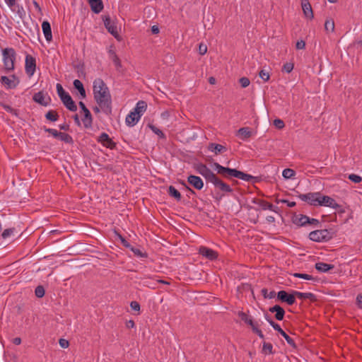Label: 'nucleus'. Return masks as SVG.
Instances as JSON below:
<instances>
[{"instance_id": "nucleus-1", "label": "nucleus", "mask_w": 362, "mask_h": 362, "mask_svg": "<svg viewBox=\"0 0 362 362\" xmlns=\"http://www.w3.org/2000/svg\"><path fill=\"white\" fill-rule=\"evenodd\" d=\"M93 91L94 100L101 107L102 111L109 115L112 113V99L109 88L104 81L98 78H95L93 84Z\"/></svg>"}, {"instance_id": "nucleus-2", "label": "nucleus", "mask_w": 362, "mask_h": 362, "mask_svg": "<svg viewBox=\"0 0 362 362\" xmlns=\"http://www.w3.org/2000/svg\"><path fill=\"white\" fill-rule=\"evenodd\" d=\"M212 167L218 175H220L221 176L226 179H231L233 177H236L242 180L252 182L253 183L259 182L260 180L259 177H254L251 175L240 171L235 168L224 167L216 162L213 163Z\"/></svg>"}, {"instance_id": "nucleus-3", "label": "nucleus", "mask_w": 362, "mask_h": 362, "mask_svg": "<svg viewBox=\"0 0 362 362\" xmlns=\"http://www.w3.org/2000/svg\"><path fill=\"white\" fill-rule=\"evenodd\" d=\"M4 69L6 73L13 71L16 53L13 48H5L2 50Z\"/></svg>"}, {"instance_id": "nucleus-4", "label": "nucleus", "mask_w": 362, "mask_h": 362, "mask_svg": "<svg viewBox=\"0 0 362 362\" xmlns=\"http://www.w3.org/2000/svg\"><path fill=\"white\" fill-rule=\"evenodd\" d=\"M308 237L310 240L314 242H327L332 239L333 233L327 229H321L311 231Z\"/></svg>"}, {"instance_id": "nucleus-5", "label": "nucleus", "mask_w": 362, "mask_h": 362, "mask_svg": "<svg viewBox=\"0 0 362 362\" xmlns=\"http://www.w3.org/2000/svg\"><path fill=\"white\" fill-rule=\"evenodd\" d=\"M317 206H328L334 209H338L339 213L342 214L345 212V210L344 209H341V206L337 203L335 199L333 198L327 196V195H322L320 193V196H319V200H318V204Z\"/></svg>"}, {"instance_id": "nucleus-6", "label": "nucleus", "mask_w": 362, "mask_h": 362, "mask_svg": "<svg viewBox=\"0 0 362 362\" xmlns=\"http://www.w3.org/2000/svg\"><path fill=\"white\" fill-rule=\"evenodd\" d=\"M209 182L212 183L216 189H218L223 193H232L233 192V189L231 188V187L223 182L216 175L212 177Z\"/></svg>"}, {"instance_id": "nucleus-7", "label": "nucleus", "mask_w": 362, "mask_h": 362, "mask_svg": "<svg viewBox=\"0 0 362 362\" xmlns=\"http://www.w3.org/2000/svg\"><path fill=\"white\" fill-rule=\"evenodd\" d=\"M320 192H309L307 194H299L298 197L312 206H317Z\"/></svg>"}, {"instance_id": "nucleus-8", "label": "nucleus", "mask_w": 362, "mask_h": 362, "mask_svg": "<svg viewBox=\"0 0 362 362\" xmlns=\"http://www.w3.org/2000/svg\"><path fill=\"white\" fill-rule=\"evenodd\" d=\"M78 105L84 114V117L82 119L84 127L86 129L90 128L93 124V117L90 110L86 107V105L82 101L78 103Z\"/></svg>"}, {"instance_id": "nucleus-9", "label": "nucleus", "mask_w": 362, "mask_h": 362, "mask_svg": "<svg viewBox=\"0 0 362 362\" xmlns=\"http://www.w3.org/2000/svg\"><path fill=\"white\" fill-rule=\"evenodd\" d=\"M0 82L6 86L7 89L15 88L20 83V80L15 74L6 76H2L0 78Z\"/></svg>"}, {"instance_id": "nucleus-10", "label": "nucleus", "mask_w": 362, "mask_h": 362, "mask_svg": "<svg viewBox=\"0 0 362 362\" xmlns=\"http://www.w3.org/2000/svg\"><path fill=\"white\" fill-rule=\"evenodd\" d=\"M103 20L107 31L115 38H118L119 35L115 21H113L109 16H104Z\"/></svg>"}, {"instance_id": "nucleus-11", "label": "nucleus", "mask_w": 362, "mask_h": 362, "mask_svg": "<svg viewBox=\"0 0 362 362\" xmlns=\"http://www.w3.org/2000/svg\"><path fill=\"white\" fill-rule=\"evenodd\" d=\"M36 69V59L30 54L25 56V73L30 77L33 76Z\"/></svg>"}, {"instance_id": "nucleus-12", "label": "nucleus", "mask_w": 362, "mask_h": 362, "mask_svg": "<svg viewBox=\"0 0 362 362\" xmlns=\"http://www.w3.org/2000/svg\"><path fill=\"white\" fill-rule=\"evenodd\" d=\"M197 172L202 175L207 182H209L216 175L205 164L199 163L195 168Z\"/></svg>"}, {"instance_id": "nucleus-13", "label": "nucleus", "mask_w": 362, "mask_h": 362, "mask_svg": "<svg viewBox=\"0 0 362 362\" xmlns=\"http://www.w3.org/2000/svg\"><path fill=\"white\" fill-rule=\"evenodd\" d=\"M97 141L101 143L104 146L110 149L116 148L117 144L109 136V135L103 132L97 139Z\"/></svg>"}, {"instance_id": "nucleus-14", "label": "nucleus", "mask_w": 362, "mask_h": 362, "mask_svg": "<svg viewBox=\"0 0 362 362\" xmlns=\"http://www.w3.org/2000/svg\"><path fill=\"white\" fill-rule=\"evenodd\" d=\"M269 325L274 328V330L277 331L286 341V342L292 347H296L294 340L290 337L280 327L279 325L274 321L269 322Z\"/></svg>"}, {"instance_id": "nucleus-15", "label": "nucleus", "mask_w": 362, "mask_h": 362, "mask_svg": "<svg viewBox=\"0 0 362 362\" xmlns=\"http://www.w3.org/2000/svg\"><path fill=\"white\" fill-rule=\"evenodd\" d=\"M199 253L209 260H214L218 257V253L215 250L204 246L199 247Z\"/></svg>"}, {"instance_id": "nucleus-16", "label": "nucleus", "mask_w": 362, "mask_h": 362, "mask_svg": "<svg viewBox=\"0 0 362 362\" xmlns=\"http://www.w3.org/2000/svg\"><path fill=\"white\" fill-rule=\"evenodd\" d=\"M187 182L197 190H201L204 187V182L199 176L190 175L187 177Z\"/></svg>"}, {"instance_id": "nucleus-17", "label": "nucleus", "mask_w": 362, "mask_h": 362, "mask_svg": "<svg viewBox=\"0 0 362 362\" xmlns=\"http://www.w3.org/2000/svg\"><path fill=\"white\" fill-rule=\"evenodd\" d=\"M309 216L303 214H294L292 216V222L293 224L302 227L308 225Z\"/></svg>"}, {"instance_id": "nucleus-18", "label": "nucleus", "mask_w": 362, "mask_h": 362, "mask_svg": "<svg viewBox=\"0 0 362 362\" xmlns=\"http://www.w3.org/2000/svg\"><path fill=\"white\" fill-rule=\"evenodd\" d=\"M33 100L34 102L45 107L47 106L51 101L49 97L47 98V100H45V94L42 91L35 93L33 96Z\"/></svg>"}, {"instance_id": "nucleus-19", "label": "nucleus", "mask_w": 362, "mask_h": 362, "mask_svg": "<svg viewBox=\"0 0 362 362\" xmlns=\"http://www.w3.org/2000/svg\"><path fill=\"white\" fill-rule=\"evenodd\" d=\"M64 105L70 111L76 112L77 110V106L75 102L73 100L71 96L68 93L66 95L60 99Z\"/></svg>"}, {"instance_id": "nucleus-20", "label": "nucleus", "mask_w": 362, "mask_h": 362, "mask_svg": "<svg viewBox=\"0 0 362 362\" xmlns=\"http://www.w3.org/2000/svg\"><path fill=\"white\" fill-rule=\"evenodd\" d=\"M252 203L258 204L260 207H262V209L266 210L269 209L270 211L277 212L278 207L276 206H274L273 204L263 200V199H253Z\"/></svg>"}, {"instance_id": "nucleus-21", "label": "nucleus", "mask_w": 362, "mask_h": 362, "mask_svg": "<svg viewBox=\"0 0 362 362\" xmlns=\"http://www.w3.org/2000/svg\"><path fill=\"white\" fill-rule=\"evenodd\" d=\"M301 6L305 16L309 19L314 18L311 4L308 0H301Z\"/></svg>"}, {"instance_id": "nucleus-22", "label": "nucleus", "mask_w": 362, "mask_h": 362, "mask_svg": "<svg viewBox=\"0 0 362 362\" xmlns=\"http://www.w3.org/2000/svg\"><path fill=\"white\" fill-rule=\"evenodd\" d=\"M42 29L46 40L49 42H51L52 40V33L49 22L44 21L42 23Z\"/></svg>"}, {"instance_id": "nucleus-23", "label": "nucleus", "mask_w": 362, "mask_h": 362, "mask_svg": "<svg viewBox=\"0 0 362 362\" xmlns=\"http://www.w3.org/2000/svg\"><path fill=\"white\" fill-rule=\"evenodd\" d=\"M88 4L91 11L96 14L100 13L104 8L102 0H88Z\"/></svg>"}, {"instance_id": "nucleus-24", "label": "nucleus", "mask_w": 362, "mask_h": 362, "mask_svg": "<svg viewBox=\"0 0 362 362\" xmlns=\"http://www.w3.org/2000/svg\"><path fill=\"white\" fill-rule=\"evenodd\" d=\"M140 118V115H138L134 111H132L127 115L125 122L127 126L134 127Z\"/></svg>"}, {"instance_id": "nucleus-25", "label": "nucleus", "mask_w": 362, "mask_h": 362, "mask_svg": "<svg viewBox=\"0 0 362 362\" xmlns=\"http://www.w3.org/2000/svg\"><path fill=\"white\" fill-rule=\"evenodd\" d=\"M238 315L240 317L241 320H243L245 323L251 327L252 329H253V327L259 326L257 322L253 321L252 317L248 316L246 313L243 312H239Z\"/></svg>"}, {"instance_id": "nucleus-26", "label": "nucleus", "mask_w": 362, "mask_h": 362, "mask_svg": "<svg viewBox=\"0 0 362 362\" xmlns=\"http://www.w3.org/2000/svg\"><path fill=\"white\" fill-rule=\"evenodd\" d=\"M208 149L214 152L216 155L222 153L227 151V148L225 146L216 143H210L208 146Z\"/></svg>"}, {"instance_id": "nucleus-27", "label": "nucleus", "mask_w": 362, "mask_h": 362, "mask_svg": "<svg viewBox=\"0 0 362 362\" xmlns=\"http://www.w3.org/2000/svg\"><path fill=\"white\" fill-rule=\"evenodd\" d=\"M269 310L272 313H275V317L277 320H283L285 311L280 305H275L274 306L269 308Z\"/></svg>"}, {"instance_id": "nucleus-28", "label": "nucleus", "mask_w": 362, "mask_h": 362, "mask_svg": "<svg viewBox=\"0 0 362 362\" xmlns=\"http://www.w3.org/2000/svg\"><path fill=\"white\" fill-rule=\"evenodd\" d=\"M74 88L78 90L79 97L81 99H84L86 97V90L83 84L78 79H75L73 82Z\"/></svg>"}, {"instance_id": "nucleus-29", "label": "nucleus", "mask_w": 362, "mask_h": 362, "mask_svg": "<svg viewBox=\"0 0 362 362\" xmlns=\"http://www.w3.org/2000/svg\"><path fill=\"white\" fill-rule=\"evenodd\" d=\"M315 268L320 272H327L333 269L334 268V265L322 262H319L315 264Z\"/></svg>"}, {"instance_id": "nucleus-30", "label": "nucleus", "mask_w": 362, "mask_h": 362, "mask_svg": "<svg viewBox=\"0 0 362 362\" xmlns=\"http://www.w3.org/2000/svg\"><path fill=\"white\" fill-rule=\"evenodd\" d=\"M147 109V103L144 100H139L134 109V112L141 117Z\"/></svg>"}, {"instance_id": "nucleus-31", "label": "nucleus", "mask_w": 362, "mask_h": 362, "mask_svg": "<svg viewBox=\"0 0 362 362\" xmlns=\"http://www.w3.org/2000/svg\"><path fill=\"white\" fill-rule=\"evenodd\" d=\"M237 136L242 140H246L252 136V132L249 127H242L238 130Z\"/></svg>"}, {"instance_id": "nucleus-32", "label": "nucleus", "mask_w": 362, "mask_h": 362, "mask_svg": "<svg viewBox=\"0 0 362 362\" xmlns=\"http://www.w3.org/2000/svg\"><path fill=\"white\" fill-rule=\"evenodd\" d=\"M237 291L239 293L243 294V293L254 294V291L252 286L249 284H242L237 287Z\"/></svg>"}, {"instance_id": "nucleus-33", "label": "nucleus", "mask_w": 362, "mask_h": 362, "mask_svg": "<svg viewBox=\"0 0 362 362\" xmlns=\"http://www.w3.org/2000/svg\"><path fill=\"white\" fill-rule=\"evenodd\" d=\"M168 192L170 197L175 198L177 201L179 202L181 200V194L175 187L170 185L168 187Z\"/></svg>"}, {"instance_id": "nucleus-34", "label": "nucleus", "mask_w": 362, "mask_h": 362, "mask_svg": "<svg viewBox=\"0 0 362 362\" xmlns=\"http://www.w3.org/2000/svg\"><path fill=\"white\" fill-rule=\"evenodd\" d=\"M11 8L12 9L13 11L16 12L17 15L21 19H24L26 13L23 6L16 4V5Z\"/></svg>"}, {"instance_id": "nucleus-35", "label": "nucleus", "mask_w": 362, "mask_h": 362, "mask_svg": "<svg viewBox=\"0 0 362 362\" xmlns=\"http://www.w3.org/2000/svg\"><path fill=\"white\" fill-rule=\"evenodd\" d=\"M45 117L47 120L54 122L59 119V115L55 110H49Z\"/></svg>"}, {"instance_id": "nucleus-36", "label": "nucleus", "mask_w": 362, "mask_h": 362, "mask_svg": "<svg viewBox=\"0 0 362 362\" xmlns=\"http://www.w3.org/2000/svg\"><path fill=\"white\" fill-rule=\"evenodd\" d=\"M277 298L282 302H286L288 305H292L296 301V296H276Z\"/></svg>"}, {"instance_id": "nucleus-37", "label": "nucleus", "mask_w": 362, "mask_h": 362, "mask_svg": "<svg viewBox=\"0 0 362 362\" xmlns=\"http://www.w3.org/2000/svg\"><path fill=\"white\" fill-rule=\"evenodd\" d=\"M262 351L264 354H273V346L271 343L264 341L262 344Z\"/></svg>"}, {"instance_id": "nucleus-38", "label": "nucleus", "mask_w": 362, "mask_h": 362, "mask_svg": "<svg viewBox=\"0 0 362 362\" xmlns=\"http://www.w3.org/2000/svg\"><path fill=\"white\" fill-rule=\"evenodd\" d=\"M0 106L2 107L6 112L12 114L13 115H15L16 117H18V110L16 109H13L10 105L5 104L4 103L1 102Z\"/></svg>"}, {"instance_id": "nucleus-39", "label": "nucleus", "mask_w": 362, "mask_h": 362, "mask_svg": "<svg viewBox=\"0 0 362 362\" xmlns=\"http://www.w3.org/2000/svg\"><path fill=\"white\" fill-rule=\"evenodd\" d=\"M282 175L286 180L292 179L296 175V172L293 169L286 168L283 170Z\"/></svg>"}, {"instance_id": "nucleus-40", "label": "nucleus", "mask_w": 362, "mask_h": 362, "mask_svg": "<svg viewBox=\"0 0 362 362\" xmlns=\"http://www.w3.org/2000/svg\"><path fill=\"white\" fill-rule=\"evenodd\" d=\"M112 61L114 63V65H115V66L116 68V70L118 72H121L122 70V63H121V60L119 59L118 56L117 55H114L113 57H112Z\"/></svg>"}, {"instance_id": "nucleus-41", "label": "nucleus", "mask_w": 362, "mask_h": 362, "mask_svg": "<svg viewBox=\"0 0 362 362\" xmlns=\"http://www.w3.org/2000/svg\"><path fill=\"white\" fill-rule=\"evenodd\" d=\"M59 139L61 141H62L66 144H72L74 143L73 138L69 134H68L66 133L61 132V134H60V136Z\"/></svg>"}, {"instance_id": "nucleus-42", "label": "nucleus", "mask_w": 362, "mask_h": 362, "mask_svg": "<svg viewBox=\"0 0 362 362\" xmlns=\"http://www.w3.org/2000/svg\"><path fill=\"white\" fill-rule=\"evenodd\" d=\"M129 249H130L134 252V254L135 255H136L137 257H142V258H146L148 257V255L146 252H142L139 248L134 247L131 245V247H129Z\"/></svg>"}, {"instance_id": "nucleus-43", "label": "nucleus", "mask_w": 362, "mask_h": 362, "mask_svg": "<svg viewBox=\"0 0 362 362\" xmlns=\"http://www.w3.org/2000/svg\"><path fill=\"white\" fill-rule=\"evenodd\" d=\"M325 29L326 31L333 32L334 30V22L332 19H327L325 23Z\"/></svg>"}, {"instance_id": "nucleus-44", "label": "nucleus", "mask_w": 362, "mask_h": 362, "mask_svg": "<svg viewBox=\"0 0 362 362\" xmlns=\"http://www.w3.org/2000/svg\"><path fill=\"white\" fill-rule=\"evenodd\" d=\"M148 127L152 130V132L153 133H155L156 135H158L160 138H161V139L165 138L164 133L160 129L157 128L156 126H154L153 124H148Z\"/></svg>"}, {"instance_id": "nucleus-45", "label": "nucleus", "mask_w": 362, "mask_h": 362, "mask_svg": "<svg viewBox=\"0 0 362 362\" xmlns=\"http://www.w3.org/2000/svg\"><path fill=\"white\" fill-rule=\"evenodd\" d=\"M269 294H312L311 293L308 292V293H302V292H299V291H292L291 293H288L286 291H284V290H281L278 292H276L274 291H272L269 292Z\"/></svg>"}, {"instance_id": "nucleus-46", "label": "nucleus", "mask_w": 362, "mask_h": 362, "mask_svg": "<svg viewBox=\"0 0 362 362\" xmlns=\"http://www.w3.org/2000/svg\"><path fill=\"white\" fill-rule=\"evenodd\" d=\"M57 92L60 99L69 93L65 91L62 86L60 83H57L56 86Z\"/></svg>"}, {"instance_id": "nucleus-47", "label": "nucleus", "mask_w": 362, "mask_h": 362, "mask_svg": "<svg viewBox=\"0 0 362 362\" xmlns=\"http://www.w3.org/2000/svg\"><path fill=\"white\" fill-rule=\"evenodd\" d=\"M43 129L45 132H48L52 134L54 138H59L60 136L61 132L54 129L47 128L46 127H44Z\"/></svg>"}, {"instance_id": "nucleus-48", "label": "nucleus", "mask_w": 362, "mask_h": 362, "mask_svg": "<svg viewBox=\"0 0 362 362\" xmlns=\"http://www.w3.org/2000/svg\"><path fill=\"white\" fill-rule=\"evenodd\" d=\"M116 236L118 238V239L120 240L122 245L126 247L129 248L131 247V245L129 243V242L119 233H115Z\"/></svg>"}, {"instance_id": "nucleus-49", "label": "nucleus", "mask_w": 362, "mask_h": 362, "mask_svg": "<svg viewBox=\"0 0 362 362\" xmlns=\"http://www.w3.org/2000/svg\"><path fill=\"white\" fill-rule=\"evenodd\" d=\"M259 76L264 81H268L270 78L269 71H266L265 69H262L259 72Z\"/></svg>"}, {"instance_id": "nucleus-50", "label": "nucleus", "mask_w": 362, "mask_h": 362, "mask_svg": "<svg viewBox=\"0 0 362 362\" xmlns=\"http://www.w3.org/2000/svg\"><path fill=\"white\" fill-rule=\"evenodd\" d=\"M16 230L15 228H10L5 229L3 233H1V236L4 239H6L7 238L10 237L13 232Z\"/></svg>"}, {"instance_id": "nucleus-51", "label": "nucleus", "mask_w": 362, "mask_h": 362, "mask_svg": "<svg viewBox=\"0 0 362 362\" xmlns=\"http://www.w3.org/2000/svg\"><path fill=\"white\" fill-rule=\"evenodd\" d=\"M349 180L354 183H359L362 181V177L356 174H350L348 176Z\"/></svg>"}, {"instance_id": "nucleus-52", "label": "nucleus", "mask_w": 362, "mask_h": 362, "mask_svg": "<svg viewBox=\"0 0 362 362\" xmlns=\"http://www.w3.org/2000/svg\"><path fill=\"white\" fill-rule=\"evenodd\" d=\"M294 64L291 62H287L284 64L282 68V71L286 72V73H291L292 70L293 69Z\"/></svg>"}, {"instance_id": "nucleus-53", "label": "nucleus", "mask_w": 362, "mask_h": 362, "mask_svg": "<svg viewBox=\"0 0 362 362\" xmlns=\"http://www.w3.org/2000/svg\"><path fill=\"white\" fill-rule=\"evenodd\" d=\"M294 277L301 278L305 280H313L314 278L309 274H301V273H294L293 274Z\"/></svg>"}, {"instance_id": "nucleus-54", "label": "nucleus", "mask_w": 362, "mask_h": 362, "mask_svg": "<svg viewBox=\"0 0 362 362\" xmlns=\"http://www.w3.org/2000/svg\"><path fill=\"white\" fill-rule=\"evenodd\" d=\"M130 307L132 310L136 312V315L140 313V305L136 301H132L130 303Z\"/></svg>"}, {"instance_id": "nucleus-55", "label": "nucleus", "mask_w": 362, "mask_h": 362, "mask_svg": "<svg viewBox=\"0 0 362 362\" xmlns=\"http://www.w3.org/2000/svg\"><path fill=\"white\" fill-rule=\"evenodd\" d=\"M274 125L278 129H281L284 127L285 124L282 119H275L273 122Z\"/></svg>"}, {"instance_id": "nucleus-56", "label": "nucleus", "mask_w": 362, "mask_h": 362, "mask_svg": "<svg viewBox=\"0 0 362 362\" xmlns=\"http://www.w3.org/2000/svg\"><path fill=\"white\" fill-rule=\"evenodd\" d=\"M300 300H304L308 299L310 302L317 300V296H297Z\"/></svg>"}, {"instance_id": "nucleus-57", "label": "nucleus", "mask_w": 362, "mask_h": 362, "mask_svg": "<svg viewBox=\"0 0 362 362\" xmlns=\"http://www.w3.org/2000/svg\"><path fill=\"white\" fill-rule=\"evenodd\" d=\"M239 83L243 88H246L250 85V80L247 77H242L239 79Z\"/></svg>"}, {"instance_id": "nucleus-58", "label": "nucleus", "mask_w": 362, "mask_h": 362, "mask_svg": "<svg viewBox=\"0 0 362 362\" xmlns=\"http://www.w3.org/2000/svg\"><path fill=\"white\" fill-rule=\"evenodd\" d=\"M207 52V47L206 45L201 43L199 46V52L201 55H204Z\"/></svg>"}, {"instance_id": "nucleus-59", "label": "nucleus", "mask_w": 362, "mask_h": 362, "mask_svg": "<svg viewBox=\"0 0 362 362\" xmlns=\"http://www.w3.org/2000/svg\"><path fill=\"white\" fill-rule=\"evenodd\" d=\"M59 344L62 348H68L69 346V342L68 340L65 339H60L59 341Z\"/></svg>"}, {"instance_id": "nucleus-60", "label": "nucleus", "mask_w": 362, "mask_h": 362, "mask_svg": "<svg viewBox=\"0 0 362 362\" xmlns=\"http://www.w3.org/2000/svg\"><path fill=\"white\" fill-rule=\"evenodd\" d=\"M252 331L257 334L259 338L264 339V335L263 334L262 330L259 329V326L253 327Z\"/></svg>"}, {"instance_id": "nucleus-61", "label": "nucleus", "mask_w": 362, "mask_h": 362, "mask_svg": "<svg viewBox=\"0 0 362 362\" xmlns=\"http://www.w3.org/2000/svg\"><path fill=\"white\" fill-rule=\"evenodd\" d=\"M45 290L43 286L39 285L35 288V294H45Z\"/></svg>"}, {"instance_id": "nucleus-62", "label": "nucleus", "mask_w": 362, "mask_h": 362, "mask_svg": "<svg viewBox=\"0 0 362 362\" xmlns=\"http://www.w3.org/2000/svg\"><path fill=\"white\" fill-rule=\"evenodd\" d=\"M296 47L297 49H303L305 47V42L303 40H298L296 42Z\"/></svg>"}, {"instance_id": "nucleus-63", "label": "nucleus", "mask_w": 362, "mask_h": 362, "mask_svg": "<svg viewBox=\"0 0 362 362\" xmlns=\"http://www.w3.org/2000/svg\"><path fill=\"white\" fill-rule=\"evenodd\" d=\"M308 224L309 225L318 226L320 224V221L317 219H316V218H310L309 217L308 225Z\"/></svg>"}, {"instance_id": "nucleus-64", "label": "nucleus", "mask_w": 362, "mask_h": 362, "mask_svg": "<svg viewBox=\"0 0 362 362\" xmlns=\"http://www.w3.org/2000/svg\"><path fill=\"white\" fill-rule=\"evenodd\" d=\"M356 303L357 306L360 309H362V296H356Z\"/></svg>"}]
</instances>
